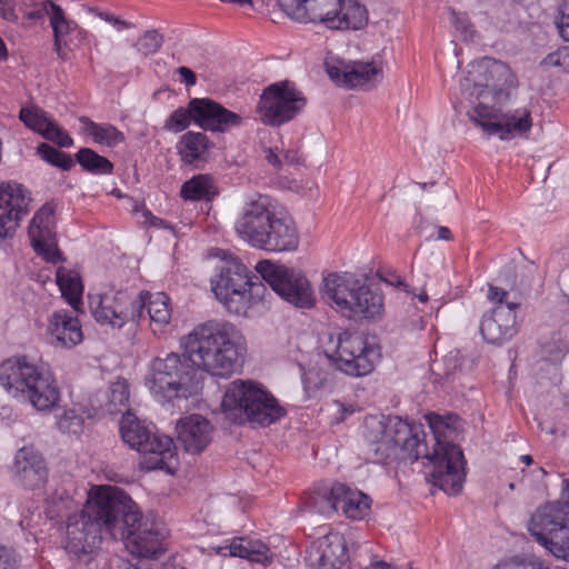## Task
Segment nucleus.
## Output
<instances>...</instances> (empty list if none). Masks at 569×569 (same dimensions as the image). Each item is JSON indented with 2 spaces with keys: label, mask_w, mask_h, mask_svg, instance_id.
<instances>
[{
  "label": "nucleus",
  "mask_w": 569,
  "mask_h": 569,
  "mask_svg": "<svg viewBox=\"0 0 569 569\" xmlns=\"http://www.w3.org/2000/svg\"><path fill=\"white\" fill-rule=\"evenodd\" d=\"M426 419L432 430L435 447L428 452L423 430L397 416L370 417L366 420L371 450L380 462L397 457L410 462L423 457L431 468L429 481L448 495H458L466 478L465 457L456 443L462 426L458 416L428 413Z\"/></svg>",
  "instance_id": "obj_1"
},
{
  "label": "nucleus",
  "mask_w": 569,
  "mask_h": 569,
  "mask_svg": "<svg viewBox=\"0 0 569 569\" xmlns=\"http://www.w3.org/2000/svg\"><path fill=\"white\" fill-rule=\"evenodd\" d=\"M88 512L101 515L104 530L124 541L130 553L139 558H157L164 535L158 523L143 520L138 506L112 487L93 488L88 497Z\"/></svg>",
  "instance_id": "obj_2"
},
{
  "label": "nucleus",
  "mask_w": 569,
  "mask_h": 569,
  "mask_svg": "<svg viewBox=\"0 0 569 569\" xmlns=\"http://www.w3.org/2000/svg\"><path fill=\"white\" fill-rule=\"evenodd\" d=\"M240 333L228 321H208L181 338L184 357L201 375V389L209 377H229L238 367Z\"/></svg>",
  "instance_id": "obj_3"
},
{
  "label": "nucleus",
  "mask_w": 569,
  "mask_h": 569,
  "mask_svg": "<svg viewBox=\"0 0 569 569\" xmlns=\"http://www.w3.org/2000/svg\"><path fill=\"white\" fill-rule=\"evenodd\" d=\"M300 236L286 208L266 193L251 196V247L267 252H295Z\"/></svg>",
  "instance_id": "obj_4"
},
{
  "label": "nucleus",
  "mask_w": 569,
  "mask_h": 569,
  "mask_svg": "<svg viewBox=\"0 0 569 569\" xmlns=\"http://www.w3.org/2000/svg\"><path fill=\"white\" fill-rule=\"evenodd\" d=\"M322 299L349 320H377L383 313V297L350 272H331L322 280Z\"/></svg>",
  "instance_id": "obj_5"
},
{
  "label": "nucleus",
  "mask_w": 569,
  "mask_h": 569,
  "mask_svg": "<svg viewBox=\"0 0 569 569\" xmlns=\"http://www.w3.org/2000/svg\"><path fill=\"white\" fill-rule=\"evenodd\" d=\"M77 507V502L64 491H57L47 501V513L50 519L68 517L66 550L78 559L88 561L91 555L100 547L104 525L101 515L88 512V501L79 515L73 517L69 512Z\"/></svg>",
  "instance_id": "obj_6"
},
{
  "label": "nucleus",
  "mask_w": 569,
  "mask_h": 569,
  "mask_svg": "<svg viewBox=\"0 0 569 569\" xmlns=\"http://www.w3.org/2000/svg\"><path fill=\"white\" fill-rule=\"evenodd\" d=\"M254 270L259 276L251 274V297L264 290L263 280L286 302L300 309H311L316 305L312 284L306 273L293 267L260 260Z\"/></svg>",
  "instance_id": "obj_7"
},
{
  "label": "nucleus",
  "mask_w": 569,
  "mask_h": 569,
  "mask_svg": "<svg viewBox=\"0 0 569 569\" xmlns=\"http://www.w3.org/2000/svg\"><path fill=\"white\" fill-rule=\"evenodd\" d=\"M460 86L462 92L470 99L491 97L495 103H502L511 98L519 82L516 73L507 63L492 58H483L468 66Z\"/></svg>",
  "instance_id": "obj_8"
},
{
  "label": "nucleus",
  "mask_w": 569,
  "mask_h": 569,
  "mask_svg": "<svg viewBox=\"0 0 569 569\" xmlns=\"http://www.w3.org/2000/svg\"><path fill=\"white\" fill-rule=\"evenodd\" d=\"M216 257L220 258L217 274L211 279V288L229 312L247 316L249 311V271L241 260L224 250L216 249Z\"/></svg>",
  "instance_id": "obj_9"
},
{
  "label": "nucleus",
  "mask_w": 569,
  "mask_h": 569,
  "mask_svg": "<svg viewBox=\"0 0 569 569\" xmlns=\"http://www.w3.org/2000/svg\"><path fill=\"white\" fill-rule=\"evenodd\" d=\"M306 106L303 93L292 82L284 80L263 89L256 112L263 124L279 128L296 119Z\"/></svg>",
  "instance_id": "obj_10"
},
{
  "label": "nucleus",
  "mask_w": 569,
  "mask_h": 569,
  "mask_svg": "<svg viewBox=\"0 0 569 569\" xmlns=\"http://www.w3.org/2000/svg\"><path fill=\"white\" fill-rule=\"evenodd\" d=\"M201 371L176 352L154 358L149 366L146 387L150 391H199Z\"/></svg>",
  "instance_id": "obj_11"
},
{
  "label": "nucleus",
  "mask_w": 569,
  "mask_h": 569,
  "mask_svg": "<svg viewBox=\"0 0 569 569\" xmlns=\"http://www.w3.org/2000/svg\"><path fill=\"white\" fill-rule=\"evenodd\" d=\"M50 367L33 363L28 356L8 358L0 363V386L13 391H58Z\"/></svg>",
  "instance_id": "obj_12"
},
{
  "label": "nucleus",
  "mask_w": 569,
  "mask_h": 569,
  "mask_svg": "<svg viewBox=\"0 0 569 569\" xmlns=\"http://www.w3.org/2000/svg\"><path fill=\"white\" fill-rule=\"evenodd\" d=\"M468 116L487 136H499L501 140L525 134L532 127L531 111L527 108L503 112L499 108L479 102Z\"/></svg>",
  "instance_id": "obj_13"
},
{
  "label": "nucleus",
  "mask_w": 569,
  "mask_h": 569,
  "mask_svg": "<svg viewBox=\"0 0 569 569\" xmlns=\"http://www.w3.org/2000/svg\"><path fill=\"white\" fill-rule=\"evenodd\" d=\"M90 311L97 322L112 328H122L127 322L141 320L142 303L134 305L126 291H109L89 295Z\"/></svg>",
  "instance_id": "obj_14"
},
{
  "label": "nucleus",
  "mask_w": 569,
  "mask_h": 569,
  "mask_svg": "<svg viewBox=\"0 0 569 569\" xmlns=\"http://www.w3.org/2000/svg\"><path fill=\"white\" fill-rule=\"evenodd\" d=\"M377 352L359 332L343 331L338 336L337 367L349 376L360 377L375 369Z\"/></svg>",
  "instance_id": "obj_15"
},
{
  "label": "nucleus",
  "mask_w": 569,
  "mask_h": 569,
  "mask_svg": "<svg viewBox=\"0 0 569 569\" xmlns=\"http://www.w3.org/2000/svg\"><path fill=\"white\" fill-rule=\"evenodd\" d=\"M54 206L46 202L38 209L28 227V234L34 252L46 262L57 264L62 261L57 243Z\"/></svg>",
  "instance_id": "obj_16"
},
{
  "label": "nucleus",
  "mask_w": 569,
  "mask_h": 569,
  "mask_svg": "<svg viewBox=\"0 0 569 569\" xmlns=\"http://www.w3.org/2000/svg\"><path fill=\"white\" fill-rule=\"evenodd\" d=\"M31 201V193L23 184H0V239L13 237L20 222L29 213Z\"/></svg>",
  "instance_id": "obj_17"
},
{
  "label": "nucleus",
  "mask_w": 569,
  "mask_h": 569,
  "mask_svg": "<svg viewBox=\"0 0 569 569\" xmlns=\"http://www.w3.org/2000/svg\"><path fill=\"white\" fill-rule=\"evenodd\" d=\"M569 529V502L563 499V491L558 501L549 502L538 508L531 516L528 530L543 547L556 535L567 532Z\"/></svg>",
  "instance_id": "obj_18"
},
{
  "label": "nucleus",
  "mask_w": 569,
  "mask_h": 569,
  "mask_svg": "<svg viewBox=\"0 0 569 569\" xmlns=\"http://www.w3.org/2000/svg\"><path fill=\"white\" fill-rule=\"evenodd\" d=\"M350 559L347 541L339 532H329L307 549V561L316 569H345Z\"/></svg>",
  "instance_id": "obj_19"
},
{
  "label": "nucleus",
  "mask_w": 569,
  "mask_h": 569,
  "mask_svg": "<svg viewBox=\"0 0 569 569\" xmlns=\"http://www.w3.org/2000/svg\"><path fill=\"white\" fill-rule=\"evenodd\" d=\"M194 123L211 132H226L242 123V118L209 98L190 100Z\"/></svg>",
  "instance_id": "obj_20"
},
{
  "label": "nucleus",
  "mask_w": 569,
  "mask_h": 569,
  "mask_svg": "<svg viewBox=\"0 0 569 569\" xmlns=\"http://www.w3.org/2000/svg\"><path fill=\"white\" fill-rule=\"evenodd\" d=\"M281 10L300 23L320 22L330 29L329 19L341 9V0H278Z\"/></svg>",
  "instance_id": "obj_21"
},
{
  "label": "nucleus",
  "mask_w": 569,
  "mask_h": 569,
  "mask_svg": "<svg viewBox=\"0 0 569 569\" xmlns=\"http://www.w3.org/2000/svg\"><path fill=\"white\" fill-rule=\"evenodd\" d=\"M519 306L518 302L500 303L482 317L480 332L488 343L501 345L517 333L516 310Z\"/></svg>",
  "instance_id": "obj_22"
},
{
  "label": "nucleus",
  "mask_w": 569,
  "mask_h": 569,
  "mask_svg": "<svg viewBox=\"0 0 569 569\" xmlns=\"http://www.w3.org/2000/svg\"><path fill=\"white\" fill-rule=\"evenodd\" d=\"M326 70L336 84L348 89L363 87L370 82H378L383 77L382 69L373 62L327 63Z\"/></svg>",
  "instance_id": "obj_23"
},
{
  "label": "nucleus",
  "mask_w": 569,
  "mask_h": 569,
  "mask_svg": "<svg viewBox=\"0 0 569 569\" xmlns=\"http://www.w3.org/2000/svg\"><path fill=\"white\" fill-rule=\"evenodd\" d=\"M20 121L42 138L61 148H70L73 139L43 109L37 106L22 107L19 111Z\"/></svg>",
  "instance_id": "obj_24"
},
{
  "label": "nucleus",
  "mask_w": 569,
  "mask_h": 569,
  "mask_svg": "<svg viewBox=\"0 0 569 569\" xmlns=\"http://www.w3.org/2000/svg\"><path fill=\"white\" fill-rule=\"evenodd\" d=\"M176 430L187 452L200 453L212 441L214 428L207 418L192 413L179 419Z\"/></svg>",
  "instance_id": "obj_25"
},
{
  "label": "nucleus",
  "mask_w": 569,
  "mask_h": 569,
  "mask_svg": "<svg viewBox=\"0 0 569 569\" xmlns=\"http://www.w3.org/2000/svg\"><path fill=\"white\" fill-rule=\"evenodd\" d=\"M140 466L143 470H164L172 473L177 461V450L173 440L166 435L152 433L141 452Z\"/></svg>",
  "instance_id": "obj_26"
},
{
  "label": "nucleus",
  "mask_w": 569,
  "mask_h": 569,
  "mask_svg": "<svg viewBox=\"0 0 569 569\" xmlns=\"http://www.w3.org/2000/svg\"><path fill=\"white\" fill-rule=\"evenodd\" d=\"M13 472L18 481L28 489L42 487L48 471L42 456L32 447H23L14 457Z\"/></svg>",
  "instance_id": "obj_27"
},
{
  "label": "nucleus",
  "mask_w": 569,
  "mask_h": 569,
  "mask_svg": "<svg viewBox=\"0 0 569 569\" xmlns=\"http://www.w3.org/2000/svg\"><path fill=\"white\" fill-rule=\"evenodd\" d=\"M48 332L53 345L62 348H72L83 339L79 319L67 310H58L51 315Z\"/></svg>",
  "instance_id": "obj_28"
},
{
  "label": "nucleus",
  "mask_w": 569,
  "mask_h": 569,
  "mask_svg": "<svg viewBox=\"0 0 569 569\" xmlns=\"http://www.w3.org/2000/svg\"><path fill=\"white\" fill-rule=\"evenodd\" d=\"M142 303L141 307V319L143 318V311L147 308L152 330L156 332L162 330L169 325L171 320L172 309L170 306L169 297L163 292L150 293L149 291H141L137 298H134V305Z\"/></svg>",
  "instance_id": "obj_29"
},
{
  "label": "nucleus",
  "mask_w": 569,
  "mask_h": 569,
  "mask_svg": "<svg viewBox=\"0 0 569 569\" xmlns=\"http://www.w3.org/2000/svg\"><path fill=\"white\" fill-rule=\"evenodd\" d=\"M333 492L338 499V510L341 509L346 517L353 520L366 517L370 508L368 496L340 482L333 483Z\"/></svg>",
  "instance_id": "obj_30"
},
{
  "label": "nucleus",
  "mask_w": 569,
  "mask_h": 569,
  "mask_svg": "<svg viewBox=\"0 0 569 569\" xmlns=\"http://www.w3.org/2000/svg\"><path fill=\"white\" fill-rule=\"evenodd\" d=\"M286 410L272 393H251V425L270 426L283 417Z\"/></svg>",
  "instance_id": "obj_31"
},
{
  "label": "nucleus",
  "mask_w": 569,
  "mask_h": 569,
  "mask_svg": "<svg viewBox=\"0 0 569 569\" xmlns=\"http://www.w3.org/2000/svg\"><path fill=\"white\" fill-rule=\"evenodd\" d=\"M328 21L330 23V29L359 30L367 24V9L358 1L348 0L347 2H343L341 0V9H339L335 17Z\"/></svg>",
  "instance_id": "obj_32"
},
{
  "label": "nucleus",
  "mask_w": 569,
  "mask_h": 569,
  "mask_svg": "<svg viewBox=\"0 0 569 569\" xmlns=\"http://www.w3.org/2000/svg\"><path fill=\"white\" fill-rule=\"evenodd\" d=\"M331 487H319L308 493L303 500L302 507L305 512L329 517L338 511V499Z\"/></svg>",
  "instance_id": "obj_33"
},
{
  "label": "nucleus",
  "mask_w": 569,
  "mask_h": 569,
  "mask_svg": "<svg viewBox=\"0 0 569 569\" xmlns=\"http://www.w3.org/2000/svg\"><path fill=\"white\" fill-rule=\"evenodd\" d=\"M177 149L182 162L194 164L204 159L209 149V139L204 133L188 131L180 138Z\"/></svg>",
  "instance_id": "obj_34"
},
{
  "label": "nucleus",
  "mask_w": 569,
  "mask_h": 569,
  "mask_svg": "<svg viewBox=\"0 0 569 569\" xmlns=\"http://www.w3.org/2000/svg\"><path fill=\"white\" fill-rule=\"evenodd\" d=\"M79 121L83 132L90 136L96 143L112 148L126 140L123 132L110 123H97L88 117H80Z\"/></svg>",
  "instance_id": "obj_35"
},
{
  "label": "nucleus",
  "mask_w": 569,
  "mask_h": 569,
  "mask_svg": "<svg viewBox=\"0 0 569 569\" xmlns=\"http://www.w3.org/2000/svg\"><path fill=\"white\" fill-rule=\"evenodd\" d=\"M57 284L62 298L76 310H79L83 292V284L78 272L59 267L56 273Z\"/></svg>",
  "instance_id": "obj_36"
},
{
  "label": "nucleus",
  "mask_w": 569,
  "mask_h": 569,
  "mask_svg": "<svg viewBox=\"0 0 569 569\" xmlns=\"http://www.w3.org/2000/svg\"><path fill=\"white\" fill-rule=\"evenodd\" d=\"M218 194L209 174H198L182 183L180 197L190 201H211Z\"/></svg>",
  "instance_id": "obj_37"
},
{
  "label": "nucleus",
  "mask_w": 569,
  "mask_h": 569,
  "mask_svg": "<svg viewBox=\"0 0 569 569\" xmlns=\"http://www.w3.org/2000/svg\"><path fill=\"white\" fill-rule=\"evenodd\" d=\"M430 370L433 377V387L436 389L455 388L456 386L452 382L461 375L458 352H450L445 356L441 362H435Z\"/></svg>",
  "instance_id": "obj_38"
},
{
  "label": "nucleus",
  "mask_w": 569,
  "mask_h": 569,
  "mask_svg": "<svg viewBox=\"0 0 569 569\" xmlns=\"http://www.w3.org/2000/svg\"><path fill=\"white\" fill-rule=\"evenodd\" d=\"M248 393H224L220 412L228 423L242 425L249 418Z\"/></svg>",
  "instance_id": "obj_39"
},
{
  "label": "nucleus",
  "mask_w": 569,
  "mask_h": 569,
  "mask_svg": "<svg viewBox=\"0 0 569 569\" xmlns=\"http://www.w3.org/2000/svg\"><path fill=\"white\" fill-rule=\"evenodd\" d=\"M120 433L122 440L139 452L152 435L132 413L122 417Z\"/></svg>",
  "instance_id": "obj_40"
},
{
  "label": "nucleus",
  "mask_w": 569,
  "mask_h": 569,
  "mask_svg": "<svg viewBox=\"0 0 569 569\" xmlns=\"http://www.w3.org/2000/svg\"><path fill=\"white\" fill-rule=\"evenodd\" d=\"M76 160L83 170L93 174H111L113 171L112 162L90 148L80 149L76 153Z\"/></svg>",
  "instance_id": "obj_41"
},
{
  "label": "nucleus",
  "mask_w": 569,
  "mask_h": 569,
  "mask_svg": "<svg viewBox=\"0 0 569 569\" xmlns=\"http://www.w3.org/2000/svg\"><path fill=\"white\" fill-rule=\"evenodd\" d=\"M91 412L84 408H70L57 415V426L64 433H78L82 429L86 418L91 417Z\"/></svg>",
  "instance_id": "obj_42"
},
{
  "label": "nucleus",
  "mask_w": 569,
  "mask_h": 569,
  "mask_svg": "<svg viewBox=\"0 0 569 569\" xmlns=\"http://www.w3.org/2000/svg\"><path fill=\"white\" fill-rule=\"evenodd\" d=\"M50 24L53 30L54 50L61 56V43L68 33L72 30V22L67 20L62 8L53 2H50Z\"/></svg>",
  "instance_id": "obj_43"
},
{
  "label": "nucleus",
  "mask_w": 569,
  "mask_h": 569,
  "mask_svg": "<svg viewBox=\"0 0 569 569\" xmlns=\"http://www.w3.org/2000/svg\"><path fill=\"white\" fill-rule=\"evenodd\" d=\"M96 396H102L103 405L99 408H93L94 415L101 412L106 415H124L131 413L129 408V393H96ZM101 401V399H98Z\"/></svg>",
  "instance_id": "obj_44"
},
{
  "label": "nucleus",
  "mask_w": 569,
  "mask_h": 569,
  "mask_svg": "<svg viewBox=\"0 0 569 569\" xmlns=\"http://www.w3.org/2000/svg\"><path fill=\"white\" fill-rule=\"evenodd\" d=\"M19 401L29 402L38 411L58 409L60 393H16Z\"/></svg>",
  "instance_id": "obj_45"
},
{
  "label": "nucleus",
  "mask_w": 569,
  "mask_h": 569,
  "mask_svg": "<svg viewBox=\"0 0 569 569\" xmlns=\"http://www.w3.org/2000/svg\"><path fill=\"white\" fill-rule=\"evenodd\" d=\"M276 557L277 551L269 542L261 539H251V567L259 565L267 568L274 562Z\"/></svg>",
  "instance_id": "obj_46"
},
{
  "label": "nucleus",
  "mask_w": 569,
  "mask_h": 569,
  "mask_svg": "<svg viewBox=\"0 0 569 569\" xmlns=\"http://www.w3.org/2000/svg\"><path fill=\"white\" fill-rule=\"evenodd\" d=\"M38 154L51 166L62 170H69L73 166L71 157L48 143H40L37 148Z\"/></svg>",
  "instance_id": "obj_47"
},
{
  "label": "nucleus",
  "mask_w": 569,
  "mask_h": 569,
  "mask_svg": "<svg viewBox=\"0 0 569 569\" xmlns=\"http://www.w3.org/2000/svg\"><path fill=\"white\" fill-rule=\"evenodd\" d=\"M191 120L194 121V113L189 103L187 109H176L166 120L163 128L167 131L179 133L190 126Z\"/></svg>",
  "instance_id": "obj_48"
},
{
  "label": "nucleus",
  "mask_w": 569,
  "mask_h": 569,
  "mask_svg": "<svg viewBox=\"0 0 569 569\" xmlns=\"http://www.w3.org/2000/svg\"><path fill=\"white\" fill-rule=\"evenodd\" d=\"M163 43V37L154 29L148 30L136 42V49L142 56L156 53Z\"/></svg>",
  "instance_id": "obj_49"
},
{
  "label": "nucleus",
  "mask_w": 569,
  "mask_h": 569,
  "mask_svg": "<svg viewBox=\"0 0 569 569\" xmlns=\"http://www.w3.org/2000/svg\"><path fill=\"white\" fill-rule=\"evenodd\" d=\"M555 557L569 561V529L567 532L556 535L548 545L545 546Z\"/></svg>",
  "instance_id": "obj_50"
},
{
  "label": "nucleus",
  "mask_w": 569,
  "mask_h": 569,
  "mask_svg": "<svg viewBox=\"0 0 569 569\" xmlns=\"http://www.w3.org/2000/svg\"><path fill=\"white\" fill-rule=\"evenodd\" d=\"M200 393H173L167 401L168 410L170 407H177L178 410H190L191 408H199Z\"/></svg>",
  "instance_id": "obj_51"
},
{
  "label": "nucleus",
  "mask_w": 569,
  "mask_h": 569,
  "mask_svg": "<svg viewBox=\"0 0 569 569\" xmlns=\"http://www.w3.org/2000/svg\"><path fill=\"white\" fill-rule=\"evenodd\" d=\"M540 66L560 67L565 71L569 72V47H562L549 53L541 60Z\"/></svg>",
  "instance_id": "obj_52"
},
{
  "label": "nucleus",
  "mask_w": 569,
  "mask_h": 569,
  "mask_svg": "<svg viewBox=\"0 0 569 569\" xmlns=\"http://www.w3.org/2000/svg\"><path fill=\"white\" fill-rule=\"evenodd\" d=\"M451 23L460 32L463 40H471L473 38L475 29L466 13L451 10Z\"/></svg>",
  "instance_id": "obj_53"
},
{
  "label": "nucleus",
  "mask_w": 569,
  "mask_h": 569,
  "mask_svg": "<svg viewBox=\"0 0 569 569\" xmlns=\"http://www.w3.org/2000/svg\"><path fill=\"white\" fill-rule=\"evenodd\" d=\"M219 551L232 557L249 559V542L244 538H233L228 545L220 547Z\"/></svg>",
  "instance_id": "obj_54"
},
{
  "label": "nucleus",
  "mask_w": 569,
  "mask_h": 569,
  "mask_svg": "<svg viewBox=\"0 0 569 569\" xmlns=\"http://www.w3.org/2000/svg\"><path fill=\"white\" fill-rule=\"evenodd\" d=\"M269 133L266 130L259 131V146L264 153V160L270 164L276 171H280L282 169V160L277 153L278 148H272L270 146H267V143L263 141L264 136Z\"/></svg>",
  "instance_id": "obj_55"
},
{
  "label": "nucleus",
  "mask_w": 569,
  "mask_h": 569,
  "mask_svg": "<svg viewBox=\"0 0 569 569\" xmlns=\"http://www.w3.org/2000/svg\"><path fill=\"white\" fill-rule=\"evenodd\" d=\"M556 26L561 38L569 42V0H563Z\"/></svg>",
  "instance_id": "obj_56"
},
{
  "label": "nucleus",
  "mask_w": 569,
  "mask_h": 569,
  "mask_svg": "<svg viewBox=\"0 0 569 569\" xmlns=\"http://www.w3.org/2000/svg\"><path fill=\"white\" fill-rule=\"evenodd\" d=\"M493 569H549L542 565L525 560L511 559L498 563Z\"/></svg>",
  "instance_id": "obj_57"
},
{
  "label": "nucleus",
  "mask_w": 569,
  "mask_h": 569,
  "mask_svg": "<svg viewBox=\"0 0 569 569\" xmlns=\"http://www.w3.org/2000/svg\"><path fill=\"white\" fill-rule=\"evenodd\" d=\"M20 559L11 550L0 548V569H19Z\"/></svg>",
  "instance_id": "obj_58"
},
{
  "label": "nucleus",
  "mask_w": 569,
  "mask_h": 569,
  "mask_svg": "<svg viewBox=\"0 0 569 569\" xmlns=\"http://www.w3.org/2000/svg\"><path fill=\"white\" fill-rule=\"evenodd\" d=\"M236 232L244 241H249V209H244L241 217L236 221Z\"/></svg>",
  "instance_id": "obj_59"
},
{
  "label": "nucleus",
  "mask_w": 569,
  "mask_h": 569,
  "mask_svg": "<svg viewBox=\"0 0 569 569\" xmlns=\"http://www.w3.org/2000/svg\"><path fill=\"white\" fill-rule=\"evenodd\" d=\"M0 17L10 22L18 21V14L12 0H0Z\"/></svg>",
  "instance_id": "obj_60"
},
{
  "label": "nucleus",
  "mask_w": 569,
  "mask_h": 569,
  "mask_svg": "<svg viewBox=\"0 0 569 569\" xmlns=\"http://www.w3.org/2000/svg\"><path fill=\"white\" fill-rule=\"evenodd\" d=\"M140 211L143 217L144 226L156 227V228H170V226H168L163 219L158 218L154 214H152V212L149 209H147L144 206L141 207Z\"/></svg>",
  "instance_id": "obj_61"
},
{
  "label": "nucleus",
  "mask_w": 569,
  "mask_h": 569,
  "mask_svg": "<svg viewBox=\"0 0 569 569\" xmlns=\"http://www.w3.org/2000/svg\"><path fill=\"white\" fill-rule=\"evenodd\" d=\"M407 331H416L425 329L423 317L415 309L409 316L408 320L403 323Z\"/></svg>",
  "instance_id": "obj_62"
},
{
  "label": "nucleus",
  "mask_w": 569,
  "mask_h": 569,
  "mask_svg": "<svg viewBox=\"0 0 569 569\" xmlns=\"http://www.w3.org/2000/svg\"><path fill=\"white\" fill-rule=\"evenodd\" d=\"M283 161L290 166H303L305 158L298 149H288L282 153Z\"/></svg>",
  "instance_id": "obj_63"
},
{
  "label": "nucleus",
  "mask_w": 569,
  "mask_h": 569,
  "mask_svg": "<svg viewBox=\"0 0 569 569\" xmlns=\"http://www.w3.org/2000/svg\"><path fill=\"white\" fill-rule=\"evenodd\" d=\"M508 296V292L499 287H496V286H489V290H488V299L496 303V306L498 305H505L503 301H505V298Z\"/></svg>",
  "instance_id": "obj_64"
}]
</instances>
